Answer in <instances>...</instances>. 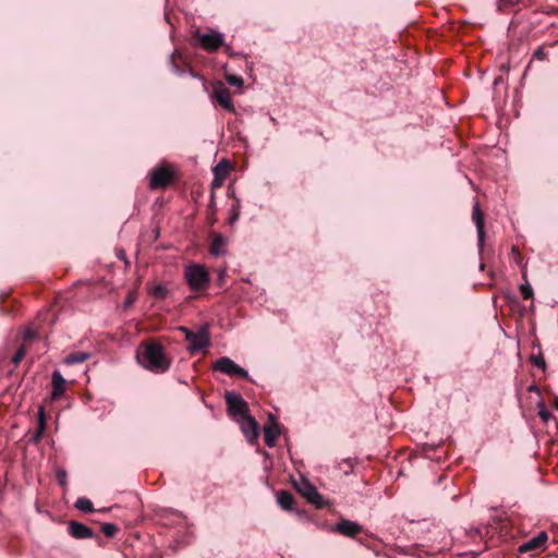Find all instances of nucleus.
Wrapping results in <instances>:
<instances>
[{"label": "nucleus", "instance_id": "6ab92c4d", "mask_svg": "<svg viewBox=\"0 0 558 558\" xmlns=\"http://www.w3.org/2000/svg\"><path fill=\"white\" fill-rule=\"evenodd\" d=\"M90 357L89 353L86 352H73L65 356L64 364L74 365L78 363H83Z\"/></svg>", "mask_w": 558, "mask_h": 558}, {"label": "nucleus", "instance_id": "4c0bfd02", "mask_svg": "<svg viewBox=\"0 0 558 558\" xmlns=\"http://www.w3.org/2000/svg\"><path fill=\"white\" fill-rule=\"evenodd\" d=\"M173 71L179 73V69H178V66L174 63H173Z\"/></svg>", "mask_w": 558, "mask_h": 558}, {"label": "nucleus", "instance_id": "412c9836", "mask_svg": "<svg viewBox=\"0 0 558 558\" xmlns=\"http://www.w3.org/2000/svg\"><path fill=\"white\" fill-rule=\"evenodd\" d=\"M45 428H46L45 412H44V408L40 407L38 410V429L36 432V435L34 436L35 440H38L43 436Z\"/></svg>", "mask_w": 558, "mask_h": 558}, {"label": "nucleus", "instance_id": "20e7f679", "mask_svg": "<svg viewBox=\"0 0 558 558\" xmlns=\"http://www.w3.org/2000/svg\"><path fill=\"white\" fill-rule=\"evenodd\" d=\"M213 369L232 377H242L250 379L248 373L228 356H222L218 359L213 364Z\"/></svg>", "mask_w": 558, "mask_h": 558}, {"label": "nucleus", "instance_id": "c756f323", "mask_svg": "<svg viewBox=\"0 0 558 558\" xmlns=\"http://www.w3.org/2000/svg\"><path fill=\"white\" fill-rule=\"evenodd\" d=\"M533 57L535 59H538V60H544L546 58V51L544 50L543 47H538L534 53H533Z\"/></svg>", "mask_w": 558, "mask_h": 558}, {"label": "nucleus", "instance_id": "ddd939ff", "mask_svg": "<svg viewBox=\"0 0 558 558\" xmlns=\"http://www.w3.org/2000/svg\"><path fill=\"white\" fill-rule=\"evenodd\" d=\"M333 531L348 537H354L362 532V526L357 522L351 520H340L336 524Z\"/></svg>", "mask_w": 558, "mask_h": 558}, {"label": "nucleus", "instance_id": "f704fd0d", "mask_svg": "<svg viewBox=\"0 0 558 558\" xmlns=\"http://www.w3.org/2000/svg\"><path fill=\"white\" fill-rule=\"evenodd\" d=\"M179 330H180V331H182V332L184 333L185 339H187V333H189V332H192L189 328L183 327V326L179 327Z\"/></svg>", "mask_w": 558, "mask_h": 558}, {"label": "nucleus", "instance_id": "bb28decb", "mask_svg": "<svg viewBox=\"0 0 558 558\" xmlns=\"http://www.w3.org/2000/svg\"><path fill=\"white\" fill-rule=\"evenodd\" d=\"M239 218H240V210H236V208H230L228 222L232 226L239 220Z\"/></svg>", "mask_w": 558, "mask_h": 558}, {"label": "nucleus", "instance_id": "58836bf2", "mask_svg": "<svg viewBox=\"0 0 558 558\" xmlns=\"http://www.w3.org/2000/svg\"><path fill=\"white\" fill-rule=\"evenodd\" d=\"M174 56H175V52H173V53L171 54V61H172V62H173V58H174Z\"/></svg>", "mask_w": 558, "mask_h": 558}, {"label": "nucleus", "instance_id": "cd10ccee", "mask_svg": "<svg viewBox=\"0 0 558 558\" xmlns=\"http://www.w3.org/2000/svg\"><path fill=\"white\" fill-rule=\"evenodd\" d=\"M531 361H532V363H533L536 367L542 368V369H544V368H545V365H546V364H545V360H544V357H543L542 355H537V356H536V355H532V356H531Z\"/></svg>", "mask_w": 558, "mask_h": 558}, {"label": "nucleus", "instance_id": "72a5a7b5", "mask_svg": "<svg viewBox=\"0 0 558 558\" xmlns=\"http://www.w3.org/2000/svg\"><path fill=\"white\" fill-rule=\"evenodd\" d=\"M222 181H223V180H221V179H217V177L215 175V179H214V181H213V186H214V187L220 186V185H221V183H222Z\"/></svg>", "mask_w": 558, "mask_h": 558}, {"label": "nucleus", "instance_id": "5701e85b", "mask_svg": "<svg viewBox=\"0 0 558 558\" xmlns=\"http://www.w3.org/2000/svg\"><path fill=\"white\" fill-rule=\"evenodd\" d=\"M150 294L155 298H158V299H163L167 296L168 294V290L165 286L162 284H155L151 289H150Z\"/></svg>", "mask_w": 558, "mask_h": 558}, {"label": "nucleus", "instance_id": "1a4fd4ad", "mask_svg": "<svg viewBox=\"0 0 558 558\" xmlns=\"http://www.w3.org/2000/svg\"><path fill=\"white\" fill-rule=\"evenodd\" d=\"M548 539L546 532H539L536 536L531 539L524 542L519 546L520 553H537L545 548L546 542Z\"/></svg>", "mask_w": 558, "mask_h": 558}, {"label": "nucleus", "instance_id": "2eb2a0df", "mask_svg": "<svg viewBox=\"0 0 558 558\" xmlns=\"http://www.w3.org/2000/svg\"><path fill=\"white\" fill-rule=\"evenodd\" d=\"M69 533L76 539H86L94 536V532L90 527L76 521H71L69 523Z\"/></svg>", "mask_w": 558, "mask_h": 558}, {"label": "nucleus", "instance_id": "f8f14e48", "mask_svg": "<svg viewBox=\"0 0 558 558\" xmlns=\"http://www.w3.org/2000/svg\"><path fill=\"white\" fill-rule=\"evenodd\" d=\"M241 429L250 444H253L257 440L259 435V426L254 417L251 415L244 416L241 423Z\"/></svg>", "mask_w": 558, "mask_h": 558}, {"label": "nucleus", "instance_id": "2f4dec72", "mask_svg": "<svg viewBox=\"0 0 558 558\" xmlns=\"http://www.w3.org/2000/svg\"><path fill=\"white\" fill-rule=\"evenodd\" d=\"M57 476H58V480L60 482L61 485H64L65 484V478H66V473L65 471L61 470L57 473Z\"/></svg>", "mask_w": 558, "mask_h": 558}, {"label": "nucleus", "instance_id": "f03ea898", "mask_svg": "<svg viewBox=\"0 0 558 558\" xmlns=\"http://www.w3.org/2000/svg\"><path fill=\"white\" fill-rule=\"evenodd\" d=\"M184 277L186 283L193 291H201L208 287L210 277L207 269L198 264H192L185 267Z\"/></svg>", "mask_w": 558, "mask_h": 558}, {"label": "nucleus", "instance_id": "39448f33", "mask_svg": "<svg viewBox=\"0 0 558 558\" xmlns=\"http://www.w3.org/2000/svg\"><path fill=\"white\" fill-rule=\"evenodd\" d=\"M197 38L202 47L209 52L216 51L225 44V35L218 31H210L205 34L197 33Z\"/></svg>", "mask_w": 558, "mask_h": 558}, {"label": "nucleus", "instance_id": "ea45409f", "mask_svg": "<svg viewBox=\"0 0 558 558\" xmlns=\"http://www.w3.org/2000/svg\"><path fill=\"white\" fill-rule=\"evenodd\" d=\"M123 257H124L123 253L119 254V258L122 259Z\"/></svg>", "mask_w": 558, "mask_h": 558}, {"label": "nucleus", "instance_id": "aec40b11", "mask_svg": "<svg viewBox=\"0 0 558 558\" xmlns=\"http://www.w3.org/2000/svg\"><path fill=\"white\" fill-rule=\"evenodd\" d=\"M229 169V163L226 160H222L214 168V174L217 179L225 180L228 175Z\"/></svg>", "mask_w": 558, "mask_h": 558}, {"label": "nucleus", "instance_id": "9b49d317", "mask_svg": "<svg viewBox=\"0 0 558 558\" xmlns=\"http://www.w3.org/2000/svg\"><path fill=\"white\" fill-rule=\"evenodd\" d=\"M171 181V172L166 167L156 168L150 175L149 185L151 189L165 187Z\"/></svg>", "mask_w": 558, "mask_h": 558}, {"label": "nucleus", "instance_id": "c85d7f7f", "mask_svg": "<svg viewBox=\"0 0 558 558\" xmlns=\"http://www.w3.org/2000/svg\"><path fill=\"white\" fill-rule=\"evenodd\" d=\"M538 415L545 423H547L551 417V414L545 409L544 405H539Z\"/></svg>", "mask_w": 558, "mask_h": 558}, {"label": "nucleus", "instance_id": "7ed1b4c3", "mask_svg": "<svg viewBox=\"0 0 558 558\" xmlns=\"http://www.w3.org/2000/svg\"><path fill=\"white\" fill-rule=\"evenodd\" d=\"M186 341L189 342L187 350L192 354L208 348L210 345L208 325L204 324L197 331L189 332Z\"/></svg>", "mask_w": 558, "mask_h": 558}, {"label": "nucleus", "instance_id": "423d86ee", "mask_svg": "<svg viewBox=\"0 0 558 558\" xmlns=\"http://www.w3.org/2000/svg\"><path fill=\"white\" fill-rule=\"evenodd\" d=\"M226 402L228 405V411L231 415H240V416H246L248 408L247 403L244 401V399L235 392H227L226 393Z\"/></svg>", "mask_w": 558, "mask_h": 558}, {"label": "nucleus", "instance_id": "b1692460", "mask_svg": "<svg viewBox=\"0 0 558 558\" xmlns=\"http://www.w3.org/2000/svg\"><path fill=\"white\" fill-rule=\"evenodd\" d=\"M226 81L228 82V84L235 87H242L244 85V80L235 74H227Z\"/></svg>", "mask_w": 558, "mask_h": 558}, {"label": "nucleus", "instance_id": "6e6552de", "mask_svg": "<svg viewBox=\"0 0 558 558\" xmlns=\"http://www.w3.org/2000/svg\"><path fill=\"white\" fill-rule=\"evenodd\" d=\"M214 96L221 107L226 110L233 112L234 106L231 100L230 90L222 82H216L213 85Z\"/></svg>", "mask_w": 558, "mask_h": 558}, {"label": "nucleus", "instance_id": "473e14b6", "mask_svg": "<svg viewBox=\"0 0 558 558\" xmlns=\"http://www.w3.org/2000/svg\"><path fill=\"white\" fill-rule=\"evenodd\" d=\"M234 201L230 208H236V210H241V201L238 197H233Z\"/></svg>", "mask_w": 558, "mask_h": 558}, {"label": "nucleus", "instance_id": "7c9ffc66", "mask_svg": "<svg viewBox=\"0 0 558 558\" xmlns=\"http://www.w3.org/2000/svg\"><path fill=\"white\" fill-rule=\"evenodd\" d=\"M24 357V350L20 349L12 357V362L16 365L19 364L22 359Z\"/></svg>", "mask_w": 558, "mask_h": 558}, {"label": "nucleus", "instance_id": "c9c22d12", "mask_svg": "<svg viewBox=\"0 0 558 558\" xmlns=\"http://www.w3.org/2000/svg\"><path fill=\"white\" fill-rule=\"evenodd\" d=\"M34 337H35V333L31 329H27L26 335H25V339L31 340Z\"/></svg>", "mask_w": 558, "mask_h": 558}, {"label": "nucleus", "instance_id": "9d476101", "mask_svg": "<svg viewBox=\"0 0 558 558\" xmlns=\"http://www.w3.org/2000/svg\"><path fill=\"white\" fill-rule=\"evenodd\" d=\"M280 435L279 424L274 414L268 415V423L264 427L265 444L272 448L276 446V440Z\"/></svg>", "mask_w": 558, "mask_h": 558}, {"label": "nucleus", "instance_id": "dca6fc26", "mask_svg": "<svg viewBox=\"0 0 558 558\" xmlns=\"http://www.w3.org/2000/svg\"><path fill=\"white\" fill-rule=\"evenodd\" d=\"M51 384H52V391H51V398L53 400L59 399L61 396H63L65 391V379L61 375L59 371H53L51 376Z\"/></svg>", "mask_w": 558, "mask_h": 558}, {"label": "nucleus", "instance_id": "0eeeda50", "mask_svg": "<svg viewBox=\"0 0 558 558\" xmlns=\"http://www.w3.org/2000/svg\"><path fill=\"white\" fill-rule=\"evenodd\" d=\"M298 490L316 507L320 508L323 506V497L317 492L316 487L312 485L307 480L302 478L299 485L296 486Z\"/></svg>", "mask_w": 558, "mask_h": 558}, {"label": "nucleus", "instance_id": "4468645a", "mask_svg": "<svg viewBox=\"0 0 558 558\" xmlns=\"http://www.w3.org/2000/svg\"><path fill=\"white\" fill-rule=\"evenodd\" d=\"M472 218L476 226L477 238H478V248H480V251H482L484 247V242H485V231H484V218H483V214H482V210H481L478 204H475L473 207Z\"/></svg>", "mask_w": 558, "mask_h": 558}, {"label": "nucleus", "instance_id": "4be33fe9", "mask_svg": "<svg viewBox=\"0 0 558 558\" xmlns=\"http://www.w3.org/2000/svg\"><path fill=\"white\" fill-rule=\"evenodd\" d=\"M75 507L83 512H93L94 511L93 502L88 498H85V497L78 498L75 502Z\"/></svg>", "mask_w": 558, "mask_h": 558}, {"label": "nucleus", "instance_id": "a878e982", "mask_svg": "<svg viewBox=\"0 0 558 558\" xmlns=\"http://www.w3.org/2000/svg\"><path fill=\"white\" fill-rule=\"evenodd\" d=\"M520 291H521L522 298L525 300H529L533 296V289L529 282L521 284Z\"/></svg>", "mask_w": 558, "mask_h": 558}, {"label": "nucleus", "instance_id": "f3484780", "mask_svg": "<svg viewBox=\"0 0 558 558\" xmlns=\"http://www.w3.org/2000/svg\"><path fill=\"white\" fill-rule=\"evenodd\" d=\"M226 244H227V241L221 234H219V233L214 234V238H213V241H211V244L209 247V253L213 256L225 255L226 254Z\"/></svg>", "mask_w": 558, "mask_h": 558}, {"label": "nucleus", "instance_id": "a211bd4d", "mask_svg": "<svg viewBox=\"0 0 558 558\" xmlns=\"http://www.w3.org/2000/svg\"><path fill=\"white\" fill-rule=\"evenodd\" d=\"M277 502L284 510H291L293 508L294 498L287 490H280L277 493Z\"/></svg>", "mask_w": 558, "mask_h": 558}, {"label": "nucleus", "instance_id": "e433bc0d", "mask_svg": "<svg viewBox=\"0 0 558 558\" xmlns=\"http://www.w3.org/2000/svg\"><path fill=\"white\" fill-rule=\"evenodd\" d=\"M555 408L558 411V397L555 398Z\"/></svg>", "mask_w": 558, "mask_h": 558}, {"label": "nucleus", "instance_id": "f257e3e1", "mask_svg": "<svg viewBox=\"0 0 558 558\" xmlns=\"http://www.w3.org/2000/svg\"><path fill=\"white\" fill-rule=\"evenodd\" d=\"M137 361L144 368L154 373H165L171 365L162 345L157 342L145 344L143 352L137 354Z\"/></svg>", "mask_w": 558, "mask_h": 558}, {"label": "nucleus", "instance_id": "393cba45", "mask_svg": "<svg viewBox=\"0 0 558 558\" xmlns=\"http://www.w3.org/2000/svg\"><path fill=\"white\" fill-rule=\"evenodd\" d=\"M118 531V527L116 524L113 523H104L101 525V532L107 536V537H113L116 535Z\"/></svg>", "mask_w": 558, "mask_h": 558}]
</instances>
